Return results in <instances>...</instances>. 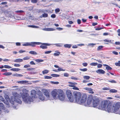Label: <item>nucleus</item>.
<instances>
[{
	"label": "nucleus",
	"mask_w": 120,
	"mask_h": 120,
	"mask_svg": "<svg viewBox=\"0 0 120 120\" xmlns=\"http://www.w3.org/2000/svg\"><path fill=\"white\" fill-rule=\"evenodd\" d=\"M42 91L43 94L45 96L46 98L44 97L41 92H39L38 94L39 95V98L40 100L41 101H46L48 100L51 99L49 90L45 89H43L42 90Z\"/></svg>",
	"instance_id": "nucleus-1"
},
{
	"label": "nucleus",
	"mask_w": 120,
	"mask_h": 120,
	"mask_svg": "<svg viewBox=\"0 0 120 120\" xmlns=\"http://www.w3.org/2000/svg\"><path fill=\"white\" fill-rule=\"evenodd\" d=\"M23 94L22 93H20L22 99L25 102L30 103V102L33 101V99L29 96L28 93V91L26 89H24L22 90Z\"/></svg>",
	"instance_id": "nucleus-2"
},
{
	"label": "nucleus",
	"mask_w": 120,
	"mask_h": 120,
	"mask_svg": "<svg viewBox=\"0 0 120 120\" xmlns=\"http://www.w3.org/2000/svg\"><path fill=\"white\" fill-rule=\"evenodd\" d=\"M13 96L11 97L10 102L13 105L14 104V102L15 101L19 104H21L22 101L19 98L20 97L19 94L16 92L12 93Z\"/></svg>",
	"instance_id": "nucleus-3"
},
{
	"label": "nucleus",
	"mask_w": 120,
	"mask_h": 120,
	"mask_svg": "<svg viewBox=\"0 0 120 120\" xmlns=\"http://www.w3.org/2000/svg\"><path fill=\"white\" fill-rule=\"evenodd\" d=\"M110 103V101L109 100L103 101L101 102V106H99L98 108L103 110H105Z\"/></svg>",
	"instance_id": "nucleus-4"
},
{
	"label": "nucleus",
	"mask_w": 120,
	"mask_h": 120,
	"mask_svg": "<svg viewBox=\"0 0 120 120\" xmlns=\"http://www.w3.org/2000/svg\"><path fill=\"white\" fill-rule=\"evenodd\" d=\"M73 96L75 101L78 103L81 97V94L79 92L74 91L73 94Z\"/></svg>",
	"instance_id": "nucleus-5"
},
{
	"label": "nucleus",
	"mask_w": 120,
	"mask_h": 120,
	"mask_svg": "<svg viewBox=\"0 0 120 120\" xmlns=\"http://www.w3.org/2000/svg\"><path fill=\"white\" fill-rule=\"evenodd\" d=\"M113 105L115 113L120 114V111L118 112L120 108V102L115 103L113 104Z\"/></svg>",
	"instance_id": "nucleus-6"
},
{
	"label": "nucleus",
	"mask_w": 120,
	"mask_h": 120,
	"mask_svg": "<svg viewBox=\"0 0 120 120\" xmlns=\"http://www.w3.org/2000/svg\"><path fill=\"white\" fill-rule=\"evenodd\" d=\"M61 90L60 89H54L51 92V94L54 99L56 98V96L60 93L61 92Z\"/></svg>",
	"instance_id": "nucleus-7"
},
{
	"label": "nucleus",
	"mask_w": 120,
	"mask_h": 120,
	"mask_svg": "<svg viewBox=\"0 0 120 120\" xmlns=\"http://www.w3.org/2000/svg\"><path fill=\"white\" fill-rule=\"evenodd\" d=\"M66 93L70 101L71 102H73L74 99L72 97V94L71 91L69 90H66Z\"/></svg>",
	"instance_id": "nucleus-8"
},
{
	"label": "nucleus",
	"mask_w": 120,
	"mask_h": 120,
	"mask_svg": "<svg viewBox=\"0 0 120 120\" xmlns=\"http://www.w3.org/2000/svg\"><path fill=\"white\" fill-rule=\"evenodd\" d=\"M113 107V105H112L111 103L107 107L106 109L105 110L108 112H114L115 113L114 109Z\"/></svg>",
	"instance_id": "nucleus-9"
},
{
	"label": "nucleus",
	"mask_w": 120,
	"mask_h": 120,
	"mask_svg": "<svg viewBox=\"0 0 120 120\" xmlns=\"http://www.w3.org/2000/svg\"><path fill=\"white\" fill-rule=\"evenodd\" d=\"M87 96L86 94H84L81 97V99L79 100V102L78 103L80 104L82 103H85L86 101L87 98Z\"/></svg>",
	"instance_id": "nucleus-10"
},
{
	"label": "nucleus",
	"mask_w": 120,
	"mask_h": 120,
	"mask_svg": "<svg viewBox=\"0 0 120 120\" xmlns=\"http://www.w3.org/2000/svg\"><path fill=\"white\" fill-rule=\"evenodd\" d=\"M93 105L94 107H96L99 104L100 100L98 98H94L93 99Z\"/></svg>",
	"instance_id": "nucleus-11"
},
{
	"label": "nucleus",
	"mask_w": 120,
	"mask_h": 120,
	"mask_svg": "<svg viewBox=\"0 0 120 120\" xmlns=\"http://www.w3.org/2000/svg\"><path fill=\"white\" fill-rule=\"evenodd\" d=\"M61 92L60 93H59L58 95V97L59 99L61 101H64L65 99V96L64 94L63 91L61 90Z\"/></svg>",
	"instance_id": "nucleus-12"
},
{
	"label": "nucleus",
	"mask_w": 120,
	"mask_h": 120,
	"mask_svg": "<svg viewBox=\"0 0 120 120\" xmlns=\"http://www.w3.org/2000/svg\"><path fill=\"white\" fill-rule=\"evenodd\" d=\"M36 91L34 90H32L31 91V95L32 97L36 98L37 97L36 96Z\"/></svg>",
	"instance_id": "nucleus-13"
},
{
	"label": "nucleus",
	"mask_w": 120,
	"mask_h": 120,
	"mask_svg": "<svg viewBox=\"0 0 120 120\" xmlns=\"http://www.w3.org/2000/svg\"><path fill=\"white\" fill-rule=\"evenodd\" d=\"M48 45L47 43H42L41 45L40 46V47L42 49H46L47 48V47L46 45Z\"/></svg>",
	"instance_id": "nucleus-14"
},
{
	"label": "nucleus",
	"mask_w": 120,
	"mask_h": 120,
	"mask_svg": "<svg viewBox=\"0 0 120 120\" xmlns=\"http://www.w3.org/2000/svg\"><path fill=\"white\" fill-rule=\"evenodd\" d=\"M42 29L44 30L47 31H51L55 30V29L52 28H45Z\"/></svg>",
	"instance_id": "nucleus-15"
},
{
	"label": "nucleus",
	"mask_w": 120,
	"mask_h": 120,
	"mask_svg": "<svg viewBox=\"0 0 120 120\" xmlns=\"http://www.w3.org/2000/svg\"><path fill=\"white\" fill-rule=\"evenodd\" d=\"M92 98L91 97L89 96L88 98V100L87 101V103L88 105H90L91 103Z\"/></svg>",
	"instance_id": "nucleus-16"
},
{
	"label": "nucleus",
	"mask_w": 120,
	"mask_h": 120,
	"mask_svg": "<svg viewBox=\"0 0 120 120\" xmlns=\"http://www.w3.org/2000/svg\"><path fill=\"white\" fill-rule=\"evenodd\" d=\"M96 72L99 74L101 73L104 74L105 73V71L102 69H98L96 71Z\"/></svg>",
	"instance_id": "nucleus-17"
},
{
	"label": "nucleus",
	"mask_w": 120,
	"mask_h": 120,
	"mask_svg": "<svg viewBox=\"0 0 120 120\" xmlns=\"http://www.w3.org/2000/svg\"><path fill=\"white\" fill-rule=\"evenodd\" d=\"M23 61V59H18L15 60L14 61L16 63H20L22 62Z\"/></svg>",
	"instance_id": "nucleus-18"
},
{
	"label": "nucleus",
	"mask_w": 120,
	"mask_h": 120,
	"mask_svg": "<svg viewBox=\"0 0 120 120\" xmlns=\"http://www.w3.org/2000/svg\"><path fill=\"white\" fill-rule=\"evenodd\" d=\"M20 70L18 68H12L10 69L11 70L15 71H20Z\"/></svg>",
	"instance_id": "nucleus-19"
},
{
	"label": "nucleus",
	"mask_w": 120,
	"mask_h": 120,
	"mask_svg": "<svg viewBox=\"0 0 120 120\" xmlns=\"http://www.w3.org/2000/svg\"><path fill=\"white\" fill-rule=\"evenodd\" d=\"M55 52L57 53H54L53 55L55 56H58L59 55V54H60V52L58 51H55Z\"/></svg>",
	"instance_id": "nucleus-20"
},
{
	"label": "nucleus",
	"mask_w": 120,
	"mask_h": 120,
	"mask_svg": "<svg viewBox=\"0 0 120 120\" xmlns=\"http://www.w3.org/2000/svg\"><path fill=\"white\" fill-rule=\"evenodd\" d=\"M29 53L31 54L36 55L37 54V53L35 51H30L29 52Z\"/></svg>",
	"instance_id": "nucleus-21"
},
{
	"label": "nucleus",
	"mask_w": 120,
	"mask_h": 120,
	"mask_svg": "<svg viewBox=\"0 0 120 120\" xmlns=\"http://www.w3.org/2000/svg\"><path fill=\"white\" fill-rule=\"evenodd\" d=\"M32 47H34L35 45V42H32L29 43V45Z\"/></svg>",
	"instance_id": "nucleus-22"
},
{
	"label": "nucleus",
	"mask_w": 120,
	"mask_h": 120,
	"mask_svg": "<svg viewBox=\"0 0 120 120\" xmlns=\"http://www.w3.org/2000/svg\"><path fill=\"white\" fill-rule=\"evenodd\" d=\"M28 27L36 28H39V27L38 26L34 25H28Z\"/></svg>",
	"instance_id": "nucleus-23"
},
{
	"label": "nucleus",
	"mask_w": 120,
	"mask_h": 120,
	"mask_svg": "<svg viewBox=\"0 0 120 120\" xmlns=\"http://www.w3.org/2000/svg\"><path fill=\"white\" fill-rule=\"evenodd\" d=\"M117 91L114 89H112L109 90V92H111L112 93H116L117 92Z\"/></svg>",
	"instance_id": "nucleus-24"
},
{
	"label": "nucleus",
	"mask_w": 120,
	"mask_h": 120,
	"mask_svg": "<svg viewBox=\"0 0 120 120\" xmlns=\"http://www.w3.org/2000/svg\"><path fill=\"white\" fill-rule=\"evenodd\" d=\"M48 16V15L47 14L45 13H44V14H42V16L41 15L40 16V17L42 18V17H47Z\"/></svg>",
	"instance_id": "nucleus-25"
},
{
	"label": "nucleus",
	"mask_w": 120,
	"mask_h": 120,
	"mask_svg": "<svg viewBox=\"0 0 120 120\" xmlns=\"http://www.w3.org/2000/svg\"><path fill=\"white\" fill-rule=\"evenodd\" d=\"M0 107L3 109L4 110L5 109L3 104L2 103L0 102Z\"/></svg>",
	"instance_id": "nucleus-26"
},
{
	"label": "nucleus",
	"mask_w": 120,
	"mask_h": 120,
	"mask_svg": "<svg viewBox=\"0 0 120 120\" xmlns=\"http://www.w3.org/2000/svg\"><path fill=\"white\" fill-rule=\"evenodd\" d=\"M11 74L12 73H11L9 72L5 73L3 74V75H5L6 76L10 75H11Z\"/></svg>",
	"instance_id": "nucleus-27"
},
{
	"label": "nucleus",
	"mask_w": 120,
	"mask_h": 120,
	"mask_svg": "<svg viewBox=\"0 0 120 120\" xmlns=\"http://www.w3.org/2000/svg\"><path fill=\"white\" fill-rule=\"evenodd\" d=\"M4 97L5 98L6 100L7 101H8L9 100V98L8 95H4Z\"/></svg>",
	"instance_id": "nucleus-28"
},
{
	"label": "nucleus",
	"mask_w": 120,
	"mask_h": 120,
	"mask_svg": "<svg viewBox=\"0 0 120 120\" xmlns=\"http://www.w3.org/2000/svg\"><path fill=\"white\" fill-rule=\"evenodd\" d=\"M4 103L5 104L7 105V106L8 107H9V103L8 102V101H4Z\"/></svg>",
	"instance_id": "nucleus-29"
},
{
	"label": "nucleus",
	"mask_w": 120,
	"mask_h": 120,
	"mask_svg": "<svg viewBox=\"0 0 120 120\" xmlns=\"http://www.w3.org/2000/svg\"><path fill=\"white\" fill-rule=\"evenodd\" d=\"M18 83H24L27 82L26 81H21L18 82Z\"/></svg>",
	"instance_id": "nucleus-30"
},
{
	"label": "nucleus",
	"mask_w": 120,
	"mask_h": 120,
	"mask_svg": "<svg viewBox=\"0 0 120 120\" xmlns=\"http://www.w3.org/2000/svg\"><path fill=\"white\" fill-rule=\"evenodd\" d=\"M64 46L66 48H70L71 46V45L70 44H66L64 45Z\"/></svg>",
	"instance_id": "nucleus-31"
},
{
	"label": "nucleus",
	"mask_w": 120,
	"mask_h": 120,
	"mask_svg": "<svg viewBox=\"0 0 120 120\" xmlns=\"http://www.w3.org/2000/svg\"><path fill=\"white\" fill-rule=\"evenodd\" d=\"M49 71L47 70H45L42 71L43 74H46L49 72Z\"/></svg>",
	"instance_id": "nucleus-32"
},
{
	"label": "nucleus",
	"mask_w": 120,
	"mask_h": 120,
	"mask_svg": "<svg viewBox=\"0 0 120 120\" xmlns=\"http://www.w3.org/2000/svg\"><path fill=\"white\" fill-rule=\"evenodd\" d=\"M68 83L69 84L68 85L70 87H73L74 86V85L73 83L69 82H68Z\"/></svg>",
	"instance_id": "nucleus-33"
},
{
	"label": "nucleus",
	"mask_w": 120,
	"mask_h": 120,
	"mask_svg": "<svg viewBox=\"0 0 120 120\" xmlns=\"http://www.w3.org/2000/svg\"><path fill=\"white\" fill-rule=\"evenodd\" d=\"M84 79L86 80L89 79H90V77L88 76H84L83 77Z\"/></svg>",
	"instance_id": "nucleus-34"
},
{
	"label": "nucleus",
	"mask_w": 120,
	"mask_h": 120,
	"mask_svg": "<svg viewBox=\"0 0 120 120\" xmlns=\"http://www.w3.org/2000/svg\"><path fill=\"white\" fill-rule=\"evenodd\" d=\"M103 47L102 46H98L97 48V50L98 51L100 50Z\"/></svg>",
	"instance_id": "nucleus-35"
},
{
	"label": "nucleus",
	"mask_w": 120,
	"mask_h": 120,
	"mask_svg": "<svg viewBox=\"0 0 120 120\" xmlns=\"http://www.w3.org/2000/svg\"><path fill=\"white\" fill-rule=\"evenodd\" d=\"M35 61L38 63L41 62H43L44 60L41 59H36L35 60Z\"/></svg>",
	"instance_id": "nucleus-36"
},
{
	"label": "nucleus",
	"mask_w": 120,
	"mask_h": 120,
	"mask_svg": "<svg viewBox=\"0 0 120 120\" xmlns=\"http://www.w3.org/2000/svg\"><path fill=\"white\" fill-rule=\"evenodd\" d=\"M51 75L52 77H58L60 76L59 75L54 74H51Z\"/></svg>",
	"instance_id": "nucleus-37"
},
{
	"label": "nucleus",
	"mask_w": 120,
	"mask_h": 120,
	"mask_svg": "<svg viewBox=\"0 0 120 120\" xmlns=\"http://www.w3.org/2000/svg\"><path fill=\"white\" fill-rule=\"evenodd\" d=\"M106 69L107 70H111L112 68L110 67L108 65L107 66V67H106Z\"/></svg>",
	"instance_id": "nucleus-38"
},
{
	"label": "nucleus",
	"mask_w": 120,
	"mask_h": 120,
	"mask_svg": "<svg viewBox=\"0 0 120 120\" xmlns=\"http://www.w3.org/2000/svg\"><path fill=\"white\" fill-rule=\"evenodd\" d=\"M14 76H16L17 77H22L23 76L22 75L20 74H16L14 75Z\"/></svg>",
	"instance_id": "nucleus-39"
},
{
	"label": "nucleus",
	"mask_w": 120,
	"mask_h": 120,
	"mask_svg": "<svg viewBox=\"0 0 120 120\" xmlns=\"http://www.w3.org/2000/svg\"><path fill=\"white\" fill-rule=\"evenodd\" d=\"M97 63H92L90 64L91 65L93 66H96L97 65Z\"/></svg>",
	"instance_id": "nucleus-40"
},
{
	"label": "nucleus",
	"mask_w": 120,
	"mask_h": 120,
	"mask_svg": "<svg viewBox=\"0 0 120 120\" xmlns=\"http://www.w3.org/2000/svg\"><path fill=\"white\" fill-rule=\"evenodd\" d=\"M96 45L95 44L93 43H90L88 44L89 46H90L91 47H93L94 46Z\"/></svg>",
	"instance_id": "nucleus-41"
},
{
	"label": "nucleus",
	"mask_w": 120,
	"mask_h": 120,
	"mask_svg": "<svg viewBox=\"0 0 120 120\" xmlns=\"http://www.w3.org/2000/svg\"><path fill=\"white\" fill-rule=\"evenodd\" d=\"M79 70L82 71H85L87 70V69L86 68H84L83 69H80Z\"/></svg>",
	"instance_id": "nucleus-42"
},
{
	"label": "nucleus",
	"mask_w": 120,
	"mask_h": 120,
	"mask_svg": "<svg viewBox=\"0 0 120 120\" xmlns=\"http://www.w3.org/2000/svg\"><path fill=\"white\" fill-rule=\"evenodd\" d=\"M30 59V57L28 56H26L25 57H24L23 58V59L24 60H29Z\"/></svg>",
	"instance_id": "nucleus-43"
},
{
	"label": "nucleus",
	"mask_w": 120,
	"mask_h": 120,
	"mask_svg": "<svg viewBox=\"0 0 120 120\" xmlns=\"http://www.w3.org/2000/svg\"><path fill=\"white\" fill-rule=\"evenodd\" d=\"M84 89L86 90H88L89 91L91 90H92V89L90 88L86 87L84 88Z\"/></svg>",
	"instance_id": "nucleus-44"
},
{
	"label": "nucleus",
	"mask_w": 120,
	"mask_h": 120,
	"mask_svg": "<svg viewBox=\"0 0 120 120\" xmlns=\"http://www.w3.org/2000/svg\"><path fill=\"white\" fill-rule=\"evenodd\" d=\"M50 82L54 84H58L59 83L57 82H54L51 81Z\"/></svg>",
	"instance_id": "nucleus-45"
},
{
	"label": "nucleus",
	"mask_w": 120,
	"mask_h": 120,
	"mask_svg": "<svg viewBox=\"0 0 120 120\" xmlns=\"http://www.w3.org/2000/svg\"><path fill=\"white\" fill-rule=\"evenodd\" d=\"M4 67L5 68H12V67H11L9 66L8 65H4Z\"/></svg>",
	"instance_id": "nucleus-46"
},
{
	"label": "nucleus",
	"mask_w": 120,
	"mask_h": 120,
	"mask_svg": "<svg viewBox=\"0 0 120 120\" xmlns=\"http://www.w3.org/2000/svg\"><path fill=\"white\" fill-rule=\"evenodd\" d=\"M0 100L4 101V98L1 95H0Z\"/></svg>",
	"instance_id": "nucleus-47"
},
{
	"label": "nucleus",
	"mask_w": 120,
	"mask_h": 120,
	"mask_svg": "<svg viewBox=\"0 0 120 120\" xmlns=\"http://www.w3.org/2000/svg\"><path fill=\"white\" fill-rule=\"evenodd\" d=\"M58 70L59 71H65V70L63 69L62 68L59 67L58 68Z\"/></svg>",
	"instance_id": "nucleus-48"
},
{
	"label": "nucleus",
	"mask_w": 120,
	"mask_h": 120,
	"mask_svg": "<svg viewBox=\"0 0 120 120\" xmlns=\"http://www.w3.org/2000/svg\"><path fill=\"white\" fill-rule=\"evenodd\" d=\"M23 46H28L29 45V42H27L25 44H23L22 45Z\"/></svg>",
	"instance_id": "nucleus-49"
},
{
	"label": "nucleus",
	"mask_w": 120,
	"mask_h": 120,
	"mask_svg": "<svg viewBox=\"0 0 120 120\" xmlns=\"http://www.w3.org/2000/svg\"><path fill=\"white\" fill-rule=\"evenodd\" d=\"M109 82L112 83H116V82L114 80H111L109 81Z\"/></svg>",
	"instance_id": "nucleus-50"
},
{
	"label": "nucleus",
	"mask_w": 120,
	"mask_h": 120,
	"mask_svg": "<svg viewBox=\"0 0 120 120\" xmlns=\"http://www.w3.org/2000/svg\"><path fill=\"white\" fill-rule=\"evenodd\" d=\"M30 67V65H25L24 66V68H27Z\"/></svg>",
	"instance_id": "nucleus-51"
},
{
	"label": "nucleus",
	"mask_w": 120,
	"mask_h": 120,
	"mask_svg": "<svg viewBox=\"0 0 120 120\" xmlns=\"http://www.w3.org/2000/svg\"><path fill=\"white\" fill-rule=\"evenodd\" d=\"M104 41L105 42H111V40H108L106 39L104 40Z\"/></svg>",
	"instance_id": "nucleus-52"
},
{
	"label": "nucleus",
	"mask_w": 120,
	"mask_h": 120,
	"mask_svg": "<svg viewBox=\"0 0 120 120\" xmlns=\"http://www.w3.org/2000/svg\"><path fill=\"white\" fill-rule=\"evenodd\" d=\"M44 78L46 79H50L52 78V77L51 76H45Z\"/></svg>",
	"instance_id": "nucleus-53"
},
{
	"label": "nucleus",
	"mask_w": 120,
	"mask_h": 120,
	"mask_svg": "<svg viewBox=\"0 0 120 120\" xmlns=\"http://www.w3.org/2000/svg\"><path fill=\"white\" fill-rule=\"evenodd\" d=\"M73 87V88H73V89L74 90H79V89L77 87H76V86H74Z\"/></svg>",
	"instance_id": "nucleus-54"
},
{
	"label": "nucleus",
	"mask_w": 120,
	"mask_h": 120,
	"mask_svg": "<svg viewBox=\"0 0 120 120\" xmlns=\"http://www.w3.org/2000/svg\"><path fill=\"white\" fill-rule=\"evenodd\" d=\"M115 64L116 66H118L120 67V62H118V63H116Z\"/></svg>",
	"instance_id": "nucleus-55"
},
{
	"label": "nucleus",
	"mask_w": 120,
	"mask_h": 120,
	"mask_svg": "<svg viewBox=\"0 0 120 120\" xmlns=\"http://www.w3.org/2000/svg\"><path fill=\"white\" fill-rule=\"evenodd\" d=\"M71 78L72 79L74 80L79 79L78 78H76L75 77H72Z\"/></svg>",
	"instance_id": "nucleus-56"
},
{
	"label": "nucleus",
	"mask_w": 120,
	"mask_h": 120,
	"mask_svg": "<svg viewBox=\"0 0 120 120\" xmlns=\"http://www.w3.org/2000/svg\"><path fill=\"white\" fill-rule=\"evenodd\" d=\"M103 29V28H102V27L98 28H96L95 29V30H100L101 29Z\"/></svg>",
	"instance_id": "nucleus-57"
},
{
	"label": "nucleus",
	"mask_w": 120,
	"mask_h": 120,
	"mask_svg": "<svg viewBox=\"0 0 120 120\" xmlns=\"http://www.w3.org/2000/svg\"><path fill=\"white\" fill-rule=\"evenodd\" d=\"M52 52L51 51H46L45 52V54H49Z\"/></svg>",
	"instance_id": "nucleus-58"
},
{
	"label": "nucleus",
	"mask_w": 120,
	"mask_h": 120,
	"mask_svg": "<svg viewBox=\"0 0 120 120\" xmlns=\"http://www.w3.org/2000/svg\"><path fill=\"white\" fill-rule=\"evenodd\" d=\"M14 65L16 67H19L20 66L19 64H15Z\"/></svg>",
	"instance_id": "nucleus-59"
},
{
	"label": "nucleus",
	"mask_w": 120,
	"mask_h": 120,
	"mask_svg": "<svg viewBox=\"0 0 120 120\" xmlns=\"http://www.w3.org/2000/svg\"><path fill=\"white\" fill-rule=\"evenodd\" d=\"M34 69L33 68H28L27 69V70H29V71H33Z\"/></svg>",
	"instance_id": "nucleus-60"
},
{
	"label": "nucleus",
	"mask_w": 120,
	"mask_h": 120,
	"mask_svg": "<svg viewBox=\"0 0 120 120\" xmlns=\"http://www.w3.org/2000/svg\"><path fill=\"white\" fill-rule=\"evenodd\" d=\"M82 64L84 66L86 67L87 66L88 64L87 63H82Z\"/></svg>",
	"instance_id": "nucleus-61"
},
{
	"label": "nucleus",
	"mask_w": 120,
	"mask_h": 120,
	"mask_svg": "<svg viewBox=\"0 0 120 120\" xmlns=\"http://www.w3.org/2000/svg\"><path fill=\"white\" fill-rule=\"evenodd\" d=\"M26 52V51L25 50H20L19 51V52L20 53H22Z\"/></svg>",
	"instance_id": "nucleus-62"
},
{
	"label": "nucleus",
	"mask_w": 120,
	"mask_h": 120,
	"mask_svg": "<svg viewBox=\"0 0 120 120\" xmlns=\"http://www.w3.org/2000/svg\"><path fill=\"white\" fill-rule=\"evenodd\" d=\"M112 53H113L114 54L116 55H118V53L117 52L115 51H113L112 52Z\"/></svg>",
	"instance_id": "nucleus-63"
},
{
	"label": "nucleus",
	"mask_w": 120,
	"mask_h": 120,
	"mask_svg": "<svg viewBox=\"0 0 120 120\" xmlns=\"http://www.w3.org/2000/svg\"><path fill=\"white\" fill-rule=\"evenodd\" d=\"M30 64L31 65H35V64L34 63V61H31L30 62Z\"/></svg>",
	"instance_id": "nucleus-64"
}]
</instances>
